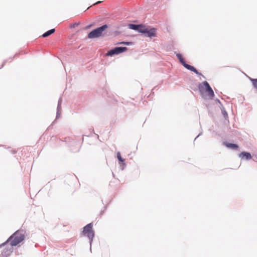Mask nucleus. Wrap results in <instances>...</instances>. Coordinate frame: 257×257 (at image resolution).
I'll return each instance as SVG.
<instances>
[{
	"label": "nucleus",
	"instance_id": "nucleus-9",
	"mask_svg": "<svg viewBox=\"0 0 257 257\" xmlns=\"http://www.w3.org/2000/svg\"><path fill=\"white\" fill-rule=\"evenodd\" d=\"M116 55L125 52L127 48L126 47H115L114 48Z\"/></svg>",
	"mask_w": 257,
	"mask_h": 257
},
{
	"label": "nucleus",
	"instance_id": "nucleus-15",
	"mask_svg": "<svg viewBox=\"0 0 257 257\" xmlns=\"http://www.w3.org/2000/svg\"><path fill=\"white\" fill-rule=\"evenodd\" d=\"M117 158L118 160H119V161H120L122 163H124V159L122 158L120 152L117 153Z\"/></svg>",
	"mask_w": 257,
	"mask_h": 257
},
{
	"label": "nucleus",
	"instance_id": "nucleus-4",
	"mask_svg": "<svg viewBox=\"0 0 257 257\" xmlns=\"http://www.w3.org/2000/svg\"><path fill=\"white\" fill-rule=\"evenodd\" d=\"M82 233L84 235L87 236L91 241L94 235V231L92 230V224L89 223L85 226Z\"/></svg>",
	"mask_w": 257,
	"mask_h": 257
},
{
	"label": "nucleus",
	"instance_id": "nucleus-7",
	"mask_svg": "<svg viewBox=\"0 0 257 257\" xmlns=\"http://www.w3.org/2000/svg\"><path fill=\"white\" fill-rule=\"evenodd\" d=\"M146 33L147 34V36L149 37H155L156 36V29L155 28L149 29L147 28Z\"/></svg>",
	"mask_w": 257,
	"mask_h": 257
},
{
	"label": "nucleus",
	"instance_id": "nucleus-13",
	"mask_svg": "<svg viewBox=\"0 0 257 257\" xmlns=\"http://www.w3.org/2000/svg\"><path fill=\"white\" fill-rule=\"evenodd\" d=\"M113 55H116L114 49L108 51L106 54V56H112Z\"/></svg>",
	"mask_w": 257,
	"mask_h": 257
},
{
	"label": "nucleus",
	"instance_id": "nucleus-11",
	"mask_svg": "<svg viewBox=\"0 0 257 257\" xmlns=\"http://www.w3.org/2000/svg\"><path fill=\"white\" fill-rule=\"evenodd\" d=\"M55 31V30L54 29H52L50 30H49L48 31L46 32V33H44L42 35L43 37H47L49 36V35L53 34Z\"/></svg>",
	"mask_w": 257,
	"mask_h": 257
},
{
	"label": "nucleus",
	"instance_id": "nucleus-1",
	"mask_svg": "<svg viewBox=\"0 0 257 257\" xmlns=\"http://www.w3.org/2000/svg\"><path fill=\"white\" fill-rule=\"evenodd\" d=\"M25 238V234L23 231H17L12 235H11L7 240V242L11 241L10 244L12 246H16Z\"/></svg>",
	"mask_w": 257,
	"mask_h": 257
},
{
	"label": "nucleus",
	"instance_id": "nucleus-8",
	"mask_svg": "<svg viewBox=\"0 0 257 257\" xmlns=\"http://www.w3.org/2000/svg\"><path fill=\"white\" fill-rule=\"evenodd\" d=\"M239 157L241 159L245 158L246 160H249L251 159V156L249 153L243 152H241L239 155Z\"/></svg>",
	"mask_w": 257,
	"mask_h": 257
},
{
	"label": "nucleus",
	"instance_id": "nucleus-16",
	"mask_svg": "<svg viewBox=\"0 0 257 257\" xmlns=\"http://www.w3.org/2000/svg\"><path fill=\"white\" fill-rule=\"evenodd\" d=\"M251 81L253 87L257 89V79H251Z\"/></svg>",
	"mask_w": 257,
	"mask_h": 257
},
{
	"label": "nucleus",
	"instance_id": "nucleus-3",
	"mask_svg": "<svg viewBox=\"0 0 257 257\" xmlns=\"http://www.w3.org/2000/svg\"><path fill=\"white\" fill-rule=\"evenodd\" d=\"M108 28L107 25H104L98 28L91 32H90L88 35L89 38H95L100 37L103 32Z\"/></svg>",
	"mask_w": 257,
	"mask_h": 257
},
{
	"label": "nucleus",
	"instance_id": "nucleus-6",
	"mask_svg": "<svg viewBox=\"0 0 257 257\" xmlns=\"http://www.w3.org/2000/svg\"><path fill=\"white\" fill-rule=\"evenodd\" d=\"M7 241L1 245V246H4L5 247L3 249L2 252V255L3 257H8L9 256L13 251V247L11 244L8 245L7 244Z\"/></svg>",
	"mask_w": 257,
	"mask_h": 257
},
{
	"label": "nucleus",
	"instance_id": "nucleus-14",
	"mask_svg": "<svg viewBox=\"0 0 257 257\" xmlns=\"http://www.w3.org/2000/svg\"><path fill=\"white\" fill-rule=\"evenodd\" d=\"M128 28L130 29L137 31V30L138 29V25L130 24L128 25Z\"/></svg>",
	"mask_w": 257,
	"mask_h": 257
},
{
	"label": "nucleus",
	"instance_id": "nucleus-10",
	"mask_svg": "<svg viewBox=\"0 0 257 257\" xmlns=\"http://www.w3.org/2000/svg\"><path fill=\"white\" fill-rule=\"evenodd\" d=\"M147 27L143 25H138L137 31L140 33H146Z\"/></svg>",
	"mask_w": 257,
	"mask_h": 257
},
{
	"label": "nucleus",
	"instance_id": "nucleus-18",
	"mask_svg": "<svg viewBox=\"0 0 257 257\" xmlns=\"http://www.w3.org/2000/svg\"><path fill=\"white\" fill-rule=\"evenodd\" d=\"M100 3H101L100 1H98V2H96V3L94 4L93 5H95L100 4Z\"/></svg>",
	"mask_w": 257,
	"mask_h": 257
},
{
	"label": "nucleus",
	"instance_id": "nucleus-2",
	"mask_svg": "<svg viewBox=\"0 0 257 257\" xmlns=\"http://www.w3.org/2000/svg\"><path fill=\"white\" fill-rule=\"evenodd\" d=\"M200 91H204L206 93L208 97L212 99L214 96V92L207 81L203 82L199 86Z\"/></svg>",
	"mask_w": 257,
	"mask_h": 257
},
{
	"label": "nucleus",
	"instance_id": "nucleus-12",
	"mask_svg": "<svg viewBox=\"0 0 257 257\" xmlns=\"http://www.w3.org/2000/svg\"><path fill=\"white\" fill-rule=\"evenodd\" d=\"M226 146L228 148H230L233 149H237V148H238V146L234 144H231V143L228 144L226 145Z\"/></svg>",
	"mask_w": 257,
	"mask_h": 257
},
{
	"label": "nucleus",
	"instance_id": "nucleus-5",
	"mask_svg": "<svg viewBox=\"0 0 257 257\" xmlns=\"http://www.w3.org/2000/svg\"><path fill=\"white\" fill-rule=\"evenodd\" d=\"M178 59L179 60L180 62L182 64V65L187 69L191 70L194 72H195L197 74L200 75V73L198 72V71L192 66L189 65L185 63L184 58L180 54H177L176 55Z\"/></svg>",
	"mask_w": 257,
	"mask_h": 257
},
{
	"label": "nucleus",
	"instance_id": "nucleus-17",
	"mask_svg": "<svg viewBox=\"0 0 257 257\" xmlns=\"http://www.w3.org/2000/svg\"><path fill=\"white\" fill-rule=\"evenodd\" d=\"M132 42H121L120 43H118V44H123V45H130L132 44Z\"/></svg>",
	"mask_w": 257,
	"mask_h": 257
}]
</instances>
